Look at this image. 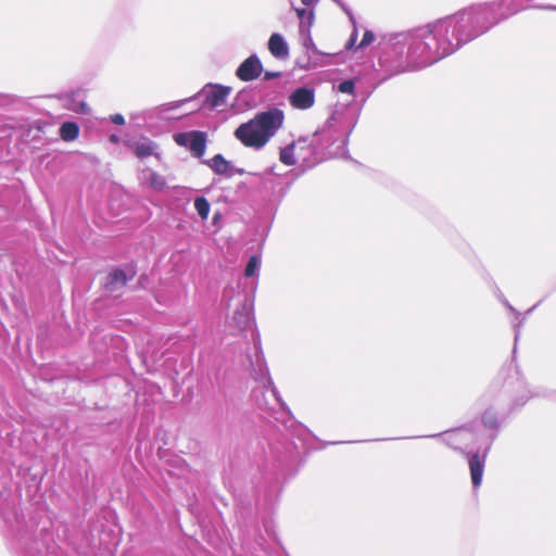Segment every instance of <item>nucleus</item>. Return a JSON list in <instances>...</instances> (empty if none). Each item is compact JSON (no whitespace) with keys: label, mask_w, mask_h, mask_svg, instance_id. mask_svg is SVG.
<instances>
[{"label":"nucleus","mask_w":556,"mask_h":556,"mask_svg":"<svg viewBox=\"0 0 556 556\" xmlns=\"http://www.w3.org/2000/svg\"><path fill=\"white\" fill-rule=\"evenodd\" d=\"M508 1L477 3L412 30L391 34L388 46L401 60L395 73L430 66L485 34L502 20L518 13L519 8L507 14L501 12Z\"/></svg>","instance_id":"obj_1"},{"label":"nucleus","mask_w":556,"mask_h":556,"mask_svg":"<svg viewBox=\"0 0 556 556\" xmlns=\"http://www.w3.org/2000/svg\"><path fill=\"white\" fill-rule=\"evenodd\" d=\"M285 122L282 110L273 108L257 113L235 130V137L248 148L261 150L278 132Z\"/></svg>","instance_id":"obj_2"},{"label":"nucleus","mask_w":556,"mask_h":556,"mask_svg":"<svg viewBox=\"0 0 556 556\" xmlns=\"http://www.w3.org/2000/svg\"><path fill=\"white\" fill-rule=\"evenodd\" d=\"M230 92V87L208 84L202 88L197 97L203 99V108L215 110L226 104Z\"/></svg>","instance_id":"obj_3"},{"label":"nucleus","mask_w":556,"mask_h":556,"mask_svg":"<svg viewBox=\"0 0 556 556\" xmlns=\"http://www.w3.org/2000/svg\"><path fill=\"white\" fill-rule=\"evenodd\" d=\"M496 433L493 432L488 435L485 440V447L482 453L475 452L469 457V469H470V477L471 482L475 489H478L481 485L483 471H484V465H485V458L488 455V452L490 450V446L495 439Z\"/></svg>","instance_id":"obj_4"},{"label":"nucleus","mask_w":556,"mask_h":556,"mask_svg":"<svg viewBox=\"0 0 556 556\" xmlns=\"http://www.w3.org/2000/svg\"><path fill=\"white\" fill-rule=\"evenodd\" d=\"M175 142L180 147L188 148L197 156H203L206 148V134L199 130L176 134Z\"/></svg>","instance_id":"obj_5"},{"label":"nucleus","mask_w":556,"mask_h":556,"mask_svg":"<svg viewBox=\"0 0 556 556\" xmlns=\"http://www.w3.org/2000/svg\"><path fill=\"white\" fill-rule=\"evenodd\" d=\"M263 72V65L256 54L250 55L237 68L236 75L242 81L256 79Z\"/></svg>","instance_id":"obj_6"},{"label":"nucleus","mask_w":556,"mask_h":556,"mask_svg":"<svg viewBox=\"0 0 556 556\" xmlns=\"http://www.w3.org/2000/svg\"><path fill=\"white\" fill-rule=\"evenodd\" d=\"M289 102L298 110L311 109L315 103V91L308 87H299L290 93Z\"/></svg>","instance_id":"obj_7"},{"label":"nucleus","mask_w":556,"mask_h":556,"mask_svg":"<svg viewBox=\"0 0 556 556\" xmlns=\"http://www.w3.org/2000/svg\"><path fill=\"white\" fill-rule=\"evenodd\" d=\"M475 439L478 441L479 439L468 429H457L454 431L446 432L444 434L445 442L455 450H469L468 442Z\"/></svg>","instance_id":"obj_8"},{"label":"nucleus","mask_w":556,"mask_h":556,"mask_svg":"<svg viewBox=\"0 0 556 556\" xmlns=\"http://www.w3.org/2000/svg\"><path fill=\"white\" fill-rule=\"evenodd\" d=\"M258 366L257 371H255V380L267 391L270 392L271 396L282 406L283 402L278 395V391L274 386L271 378L269 377V372L267 367L265 366V362L263 358H258L256 361Z\"/></svg>","instance_id":"obj_9"},{"label":"nucleus","mask_w":556,"mask_h":556,"mask_svg":"<svg viewBox=\"0 0 556 556\" xmlns=\"http://www.w3.org/2000/svg\"><path fill=\"white\" fill-rule=\"evenodd\" d=\"M252 324V308L244 302L233 312L229 325L240 331L245 330Z\"/></svg>","instance_id":"obj_10"},{"label":"nucleus","mask_w":556,"mask_h":556,"mask_svg":"<svg viewBox=\"0 0 556 556\" xmlns=\"http://www.w3.org/2000/svg\"><path fill=\"white\" fill-rule=\"evenodd\" d=\"M134 277V271L131 269L126 273L123 269H115L110 273L106 277L105 289L108 292L114 293L124 288L128 280Z\"/></svg>","instance_id":"obj_11"},{"label":"nucleus","mask_w":556,"mask_h":556,"mask_svg":"<svg viewBox=\"0 0 556 556\" xmlns=\"http://www.w3.org/2000/svg\"><path fill=\"white\" fill-rule=\"evenodd\" d=\"M268 50L271 55L279 60H286L289 58V46L282 35L278 33L271 34L268 39Z\"/></svg>","instance_id":"obj_12"},{"label":"nucleus","mask_w":556,"mask_h":556,"mask_svg":"<svg viewBox=\"0 0 556 556\" xmlns=\"http://www.w3.org/2000/svg\"><path fill=\"white\" fill-rule=\"evenodd\" d=\"M204 163L217 175H231L233 166L227 161L222 154H216L211 160L204 161Z\"/></svg>","instance_id":"obj_13"},{"label":"nucleus","mask_w":556,"mask_h":556,"mask_svg":"<svg viewBox=\"0 0 556 556\" xmlns=\"http://www.w3.org/2000/svg\"><path fill=\"white\" fill-rule=\"evenodd\" d=\"M141 179H142L143 184H146L147 186H149L151 189H153L155 191H161L166 186L165 178L162 175H160L156 172L149 169V168L142 170Z\"/></svg>","instance_id":"obj_14"},{"label":"nucleus","mask_w":556,"mask_h":556,"mask_svg":"<svg viewBox=\"0 0 556 556\" xmlns=\"http://www.w3.org/2000/svg\"><path fill=\"white\" fill-rule=\"evenodd\" d=\"M294 10L300 20L299 33H307V30H311L315 18L313 10L300 8H295Z\"/></svg>","instance_id":"obj_15"},{"label":"nucleus","mask_w":556,"mask_h":556,"mask_svg":"<svg viewBox=\"0 0 556 556\" xmlns=\"http://www.w3.org/2000/svg\"><path fill=\"white\" fill-rule=\"evenodd\" d=\"M156 144L148 139H142L134 144V152L139 159L156 154Z\"/></svg>","instance_id":"obj_16"},{"label":"nucleus","mask_w":556,"mask_h":556,"mask_svg":"<svg viewBox=\"0 0 556 556\" xmlns=\"http://www.w3.org/2000/svg\"><path fill=\"white\" fill-rule=\"evenodd\" d=\"M79 128L76 123L66 122L60 127V136L64 141H73L78 137Z\"/></svg>","instance_id":"obj_17"},{"label":"nucleus","mask_w":556,"mask_h":556,"mask_svg":"<svg viewBox=\"0 0 556 556\" xmlns=\"http://www.w3.org/2000/svg\"><path fill=\"white\" fill-rule=\"evenodd\" d=\"M301 41L306 52L311 55H319L323 54L315 46L313 38L311 36V30L307 33H300Z\"/></svg>","instance_id":"obj_18"},{"label":"nucleus","mask_w":556,"mask_h":556,"mask_svg":"<svg viewBox=\"0 0 556 556\" xmlns=\"http://www.w3.org/2000/svg\"><path fill=\"white\" fill-rule=\"evenodd\" d=\"M294 149L295 144L291 143L280 151L279 159L280 161L288 166L294 165L296 163V160L294 157Z\"/></svg>","instance_id":"obj_19"},{"label":"nucleus","mask_w":556,"mask_h":556,"mask_svg":"<svg viewBox=\"0 0 556 556\" xmlns=\"http://www.w3.org/2000/svg\"><path fill=\"white\" fill-rule=\"evenodd\" d=\"M482 424L492 431L496 430L498 427L496 412L492 408L486 409L482 415Z\"/></svg>","instance_id":"obj_20"},{"label":"nucleus","mask_w":556,"mask_h":556,"mask_svg":"<svg viewBox=\"0 0 556 556\" xmlns=\"http://www.w3.org/2000/svg\"><path fill=\"white\" fill-rule=\"evenodd\" d=\"M194 207L202 219L207 218L210 213V203L205 198H197L194 201Z\"/></svg>","instance_id":"obj_21"},{"label":"nucleus","mask_w":556,"mask_h":556,"mask_svg":"<svg viewBox=\"0 0 556 556\" xmlns=\"http://www.w3.org/2000/svg\"><path fill=\"white\" fill-rule=\"evenodd\" d=\"M261 266V257L253 255L250 257L247 267L244 269L245 277H252L254 276Z\"/></svg>","instance_id":"obj_22"},{"label":"nucleus","mask_w":556,"mask_h":556,"mask_svg":"<svg viewBox=\"0 0 556 556\" xmlns=\"http://www.w3.org/2000/svg\"><path fill=\"white\" fill-rule=\"evenodd\" d=\"M355 89L354 80L348 79L343 80L338 85V90L342 93L353 94Z\"/></svg>","instance_id":"obj_23"},{"label":"nucleus","mask_w":556,"mask_h":556,"mask_svg":"<svg viewBox=\"0 0 556 556\" xmlns=\"http://www.w3.org/2000/svg\"><path fill=\"white\" fill-rule=\"evenodd\" d=\"M514 8H519V11L526 9L517 3V0H509L507 3L503 4L501 12L507 14L509 10Z\"/></svg>","instance_id":"obj_24"},{"label":"nucleus","mask_w":556,"mask_h":556,"mask_svg":"<svg viewBox=\"0 0 556 556\" xmlns=\"http://www.w3.org/2000/svg\"><path fill=\"white\" fill-rule=\"evenodd\" d=\"M375 40V34L371 30H366L359 43V48L370 45Z\"/></svg>","instance_id":"obj_25"},{"label":"nucleus","mask_w":556,"mask_h":556,"mask_svg":"<svg viewBox=\"0 0 556 556\" xmlns=\"http://www.w3.org/2000/svg\"><path fill=\"white\" fill-rule=\"evenodd\" d=\"M338 121V116L336 114H333L327 122V125L326 127L323 129V131H326V130H330L331 128H333L336 126V123Z\"/></svg>","instance_id":"obj_26"},{"label":"nucleus","mask_w":556,"mask_h":556,"mask_svg":"<svg viewBox=\"0 0 556 556\" xmlns=\"http://www.w3.org/2000/svg\"><path fill=\"white\" fill-rule=\"evenodd\" d=\"M111 121L112 123L116 124V125H124L125 124V118L122 114H114V115H111Z\"/></svg>","instance_id":"obj_27"},{"label":"nucleus","mask_w":556,"mask_h":556,"mask_svg":"<svg viewBox=\"0 0 556 556\" xmlns=\"http://www.w3.org/2000/svg\"><path fill=\"white\" fill-rule=\"evenodd\" d=\"M280 76H281L280 72H265L263 78H264V80H270L274 78H278Z\"/></svg>","instance_id":"obj_28"},{"label":"nucleus","mask_w":556,"mask_h":556,"mask_svg":"<svg viewBox=\"0 0 556 556\" xmlns=\"http://www.w3.org/2000/svg\"><path fill=\"white\" fill-rule=\"evenodd\" d=\"M532 8H539V9H545V10H553V11H556V5H545V7H541V5H533Z\"/></svg>","instance_id":"obj_29"},{"label":"nucleus","mask_w":556,"mask_h":556,"mask_svg":"<svg viewBox=\"0 0 556 556\" xmlns=\"http://www.w3.org/2000/svg\"><path fill=\"white\" fill-rule=\"evenodd\" d=\"M301 1L304 5H307V7L314 5L317 2V0H301Z\"/></svg>","instance_id":"obj_30"},{"label":"nucleus","mask_w":556,"mask_h":556,"mask_svg":"<svg viewBox=\"0 0 556 556\" xmlns=\"http://www.w3.org/2000/svg\"><path fill=\"white\" fill-rule=\"evenodd\" d=\"M504 304L508 307L509 311L515 313L517 316L519 315V313L516 312V309L507 301H505Z\"/></svg>","instance_id":"obj_31"},{"label":"nucleus","mask_w":556,"mask_h":556,"mask_svg":"<svg viewBox=\"0 0 556 556\" xmlns=\"http://www.w3.org/2000/svg\"><path fill=\"white\" fill-rule=\"evenodd\" d=\"M534 395H536V393H533L531 395H527L520 403H518V405H523L528 399H530L531 396H534Z\"/></svg>","instance_id":"obj_32"}]
</instances>
